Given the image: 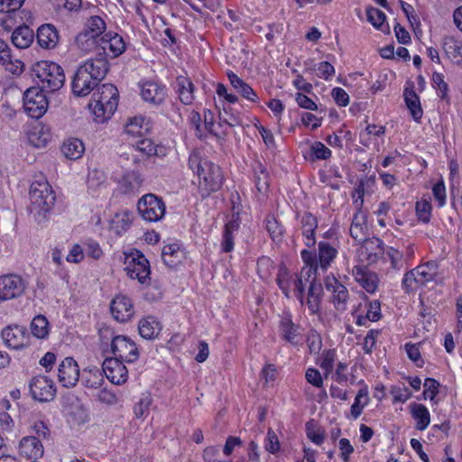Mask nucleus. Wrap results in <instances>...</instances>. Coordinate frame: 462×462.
I'll return each mask as SVG.
<instances>
[{
	"mask_svg": "<svg viewBox=\"0 0 462 462\" xmlns=\"http://www.w3.org/2000/svg\"><path fill=\"white\" fill-rule=\"evenodd\" d=\"M36 38L42 48L51 50L57 46L60 35L54 25L45 23L38 28Z\"/></svg>",
	"mask_w": 462,
	"mask_h": 462,
	"instance_id": "nucleus-24",
	"label": "nucleus"
},
{
	"mask_svg": "<svg viewBox=\"0 0 462 462\" xmlns=\"http://www.w3.org/2000/svg\"><path fill=\"white\" fill-rule=\"evenodd\" d=\"M335 360L336 351L334 349L325 350L322 353L319 365L324 371V375L326 378L332 373Z\"/></svg>",
	"mask_w": 462,
	"mask_h": 462,
	"instance_id": "nucleus-49",
	"label": "nucleus"
},
{
	"mask_svg": "<svg viewBox=\"0 0 462 462\" xmlns=\"http://www.w3.org/2000/svg\"><path fill=\"white\" fill-rule=\"evenodd\" d=\"M306 341L310 354H318L320 351L322 346L321 337L315 330L310 331Z\"/></svg>",
	"mask_w": 462,
	"mask_h": 462,
	"instance_id": "nucleus-56",
	"label": "nucleus"
},
{
	"mask_svg": "<svg viewBox=\"0 0 462 462\" xmlns=\"http://www.w3.org/2000/svg\"><path fill=\"white\" fill-rule=\"evenodd\" d=\"M411 417L416 421V429L424 430L430 422V415L427 407L421 403L413 402L410 405Z\"/></svg>",
	"mask_w": 462,
	"mask_h": 462,
	"instance_id": "nucleus-33",
	"label": "nucleus"
},
{
	"mask_svg": "<svg viewBox=\"0 0 462 462\" xmlns=\"http://www.w3.org/2000/svg\"><path fill=\"white\" fill-rule=\"evenodd\" d=\"M5 345L13 349H22L29 345V334L24 327L7 326L1 333Z\"/></svg>",
	"mask_w": 462,
	"mask_h": 462,
	"instance_id": "nucleus-12",
	"label": "nucleus"
},
{
	"mask_svg": "<svg viewBox=\"0 0 462 462\" xmlns=\"http://www.w3.org/2000/svg\"><path fill=\"white\" fill-rule=\"evenodd\" d=\"M152 404V398L145 395L140 399L134 408L136 418H141L147 414L149 408Z\"/></svg>",
	"mask_w": 462,
	"mask_h": 462,
	"instance_id": "nucleus-61",
	"label": "nucleus"
},
{
	"mask_svg": "<svg viewBox=\"0 0 462 462\" xmlns=\"http://www.w3.org/2000/svg\"><path fill=\"white\" fill-rule=\"evenodd\" d=\"M199 190L202 197L217 191L223 184V174L219 166L213 162H205L204 168L198 173Z\"/></svg>",
	"mask_w": 462,
	"mask_h": 462,
	"instance_id": "nucleus-5",
	"label": "nucleus"
},
{
	"mask_svg": "<svg viewBox=\"0 0 462 462\" xmlns=\"http://www.w3.org/2000/svg\"><path fill=\"white\" fill-rule=\"evenodd\" d=\"M125 270L131 279H136L141 284H149L151 280L150 263L138 250L125 254Z\"/></svg>",
	"mask_w": 462,
	"mask_h": 462,
	"instance_id": "nucleus-4",
	"label": "nucleus"
},
{
	"mask_svg": "<svg viewBox=\"0 0 462 462\" xmlns=\"http://www.w3.org/2000/svg\"><path fill=\"white\" fill-rule=\"evenodd\" d=\"M25 283L21 276L6 274L0 276V300L16 299L23 294Z\"/></svg>",
	"mask_w": 462,
	"mask_h": 462,
	"instance_id": "nucleus-11",
	"label": "nucleus"
},
{
	"mask_svg": "<svg viewBox=\"0 0 462 462\" xmlns=\"http://www.w3.org/2000/svg\"><path fill=\"white\" fill-rule=\"evenodd\" d=\"M97 85L98 83L86 72V69L84 70L79 67L72 80V91L78 97H85Z\"/></svg>",
	"mask_w": 462,
	"mask_h": 462,
	"instance_id": "nucleus-20",
	"label": "nucleus"
},
{
	"mask_svg": "<svg viewBox=\"0 0 462 462\" xmlns=\"http://www.w3.org/2000/svg\"><path fill=\"white\" fill-rule=\"evenodd\" d=\"M118 99V90L113 84H103L98 87L88 104L95 121L97 123L107 121L116 112Z\"/></svg>",
	"mask_w": 462,
	"mask_h": 462,
	"instance_id": "nucleus-1",
	"label": "nucleus"
},
{
	"mask_svg": "<svg viewBox=\"0 0 462 462\" xmlns=\"http://www.w3.org/2000/svg\"><path fill=\"white\" fill-rule=\"evenodd\" d=\"M280 331L282 337L293 346L299 345L302 340L300 327L294 324L289 317L282 318Z\"/></svg>",
	"mask_w": 462,
	"mask_h": 462,
	"instance_id": "nucleus-26",
	"label": "nucleus"
},
{
	"mask_svg": "<svg viewBox=\"0 0 462 462\" xmlns=\"http://www.w3.org/2000/svg\"><path fill=\"white\" fill-rule=\"evenodd\" d=\"M327 291L331 292V301L335 308L339 311L346 310V303L349 299V293L345 285H343L335 276H327L324 280Z\"/></svg>",
	"mask_w": 462,
	"mask_h": 462,
	"instance_id": "nucleus-13",
	"label": "nucleus"
},
{
	"mask_svg": "<svg viewBox=\"0 0 462 462\" xmlns=\"http://www.w3.org/2000/svg\"><path fill=\"white\" fill-rule=\"evenodd\" d=\"M405 104L416 122H419L422 117L423 111L420 106L419 96L414 91V86L406 87L403 93Z\"/></svg>",
	"mask_w": 462,
	"mask_h": 462,
	"instance_id": "nucleus-29",
	"label": "nucleus"
},
{
	"mask_svg": "<svg viewBox=\"0 0 462 462\" xmlns=\"http://www.w3.org/2000/svg\"><path fill=\"white\" fill-rule=\"evenodd\" d=\"M205 162L209 161L202 160L200 152L199 150H193L189 157V167L197 174L204 168Z\"/></svg>",
	"mask_w": 462,
	"mask_h": 462,
	"instance_id": "nucleus-53",
	"label": "nucleus"
},
{
	"mask_svg": "<svg viewBox=\"0 0 462 462\" xmlns=\"http://www.w3.org/2000/svg\"><path fill=\"white\" fill-rule=\"evenodd\" d=\"M310 152L316 160H327L331 156V151L321 142L313 143Z\"/></svg>",
	"mask_w": 462,
	"mask_h": 462,
	"instance_id": "nucleus-52",
	"label": "nucleus"
},
{
	"mask_svg": "<svg viewBox=\"0 0 462 462\" xmlns=\"http://www.w3.org/2000/svg\"><path fill=\"white\" fill-rule=\"evenodd\" d=\"M7 60L2 61L5 69L14 75H20L23 70V63L20 60H13L11 54L8 55Z\"/></svg>",
	"mask_w": 462,
	"mask_h": 462,
	"instance_id": "nucleus-62",
	"label": "nucleus"
},
{
	"mask_svg": "<svg viewBox=\"0 0 462 462\" xmlns=\"http://www.w3.org/2000/svg\"><path fill=\"white\" fill-rule=\"evenodd\" d=\"M106 176L102 171L94 170L88 173V189L96 190L105 183Z\"/></svg>",
	"mask_w": 462,
	"mask_h": 462,
	"instance_id": "nucleus-55",
	"label": "nucleus"
},
{
	"mask_svg": "<svg viewBox=\"0 0 462 462\" xmlns=\"http://www.w3.org/2000/svg\"><path fill=\"white\" fill-rule=\"evenodd\" d=\"M385 254L391 263V267L394 270L400 271L407 263L404 259V253L396 248L388 247Z\"/></svg>",
	"mask_w": 462,
	"mask_h": 462,
	"instance_id": "nucleus-47",
	"label": "nucleus"
},
{
	"mask_svg": "<svg viewBox=\"0 0 462 462\" xmlns=\"http://www.w3.org/2000/svg\"><path fill=\"white\" fill-rule=\"evenodd\" d=\"M338 448L340 451V457L344 462H349L350 455L354 453V447L351 445L347 439H341L338 442Z\"/></svg>",
	"mask_w": 462,
	"mask_h": 462,
	"instance_id": "nucleus-64",
	"label": "nucleus"
},
{
	"mask_svg": "<svg viewBox=\"0 0 462 462\" xmlns=\"http://www.w3.org/2000/svg\"><path fill=\"white\" fill-rule=\"evenodd\" d=\"M352 275L367 292L374 293L378 287L379 279L375 273L368 270L364 265H355L352 269Z\"/></svg>",
	"mask_w": 462,
	"mask_h": 462,
	"instance_id": "nucleus-19",
	"label": "nucleus"
},
{
	"mask_svg": "<svg viewBox=\"0 0 462 462\" xmlns=\"http://www.w3.org/2000/svg\"><path fill=\"white\" fill-rule=\"evenodd\" d=\"M137 209L146 221L157 222L161 220L165 214V204L163 200L156 195L146 194L139 199Z\"/></svg>",
	"mask_w": 462,
	"mask_h": 462,
	"instance_id": "nucleus-6",
	"label": "nucleus"
},
{
	"mask_svg": "<svg viewBox=\"0 0 462 462\" xmlns=\"http://www.w3.org/2000/svg\"><path fill=\"white\" fill-rule=\"evenodd\" d=\"M79 379V367L72 357L64 358L58 367V380L63 387H74Z\"/></svg>",
	"mask_w": 462,
	"mask_h": 462,
	"instance_id": "nucleus-15",
	"label": "nucleus"
},
{
	"mask_svg": "<svg viewBox=\"0 0 462 462\" xmlns=\"http://www.w3.org/2000/svg\"><path fill=\"white\" fill-rule=\"evenodd\" d=\"M416 214L420 220L424 223L430 221L431 215V205L427 200L417 201L416 203Z\"/></svg>",
	"mask_w": 462,
	"mask_h": 462,
	"instance_id": "nucleus-54",
	"label": "nucleus"
},
{
	"mask_svg": "<svg viewBox=\"0 0 462 462\" xmlns=\"http://www.w3.org/2000/svg\"><path fill=\"white\" fill-rule=\"evenodd\" d=\"M113 358L133 363L138 359L139 352L135 343L126 336H114L111 341Z\"/></svg>",
	"mask_w": 462,
	"mask_h": 462,
	"instance_id": "nucleus-8",
	"label": "nucleus"
},
{
	"mask_svg": "<svg viewBox=\"0 0 462 462\" xmlns=\"http://www.w3.org/2000/svg\"><path fill=\"white\" fill-rule=\"evenodd\" d=\"M323 295L321 283L311 282L307 297V305L311 314H317L320 310V302Z\"/></svg>",
	"mask_w": 462,
	"mask_h": 462,
	"instance_id": "nucleus-32",
	"label": "nucleus"
},
{
	"mask_svg": "<svg viewBox=\"0 0 462 462\" xmlns=\"http://www.w3.org/2000/svg\"><path fill=\"white\" fill-rule=\"evenodd\" d=\"M80 68L86 69V72L99 84L106 76L109 65L106 57L100 53L99 57L88 60Z\"/></svg>",
	"mask_w": 462,
	"mask_h": 462,
	"instance_id": "nucleus-21",
	"label": "nucleus"
},
{
	"mask_svg": "<svg viewBox=\"0 0 462 462\" xmlns=\"http://www.w3.org/2000/svg\"><path fill=\"white\" fill-rule=\"evenodd\" d=\"M103 382V374L99 368L93 366L83 370L82 383L85 387L97 389Z\"/></svg>",
	"mask_w": 462,
	"mask_h": 462,
	"instance_id": "nucleus-37",
	"label": "nucleus"
},
{
	"mask_svg": "<svg viewBox=\"0 0 462 462\" xmlns=\"http://www.w3.org/2000/svg\"><path fill=\"white\" fill-rule=\"evenodd\" d=\"M266 229L273 241H280L283 235V227L274 216L269 215L265 219Z\"/></svg>",
	"mask_w": 462,
	"mask_h": 462,
	"instance_id": "nucleus-48",
	"label": "nucleus"
},
{
	"mask_svg": "<svg viewBox=\"0 0 462 462\" xmlns=\"http://www.w3.org/2000/svg\"><path fill=\"white\" fill-rule=\"evenodd\" d=\"M32 431L33 435L30 437H34L35 439H40L42 443L44 440H49L51 438V430L48 426L42 420L36 421L32 426Z\"/></svg>",
	"mask_w": 462,
	"mask_h": 462,
	"instance_id": "nucleus-50",
	"label": "nucleus"
},
{
	"mask_svg": "<svg viewBox=\"0 0 462 462\" xmlns=\"http://www.w3.org/2000/svg\"><path fill=\"white\" fill-rule=\"evenodd\" d=\"M29 386L32 398L39 402H50L56 395L54 382L45 375L32 377Z\"/></svg>",
	"mask_w": 462,
	"mask_h": 462,
	"instance_id": "nucleus-9",
	"label": "nucleus"
},
{
	"mask_svg": "<svg viewBox=\"0 0 462 462\" xmlns=\"http://www.w3.org/2000/svg\"><path fill=\"white\" fill-rule=\"evenodd\" d=\"M134 213L128 210H121L116 213L109 221V228L116 236H121L132 225Z\"/></svg>",
	"mask_w": 462,
	"mask_h": 462,
	"instance_id": "nucleus-27",
	"label": "nucleus"
},
{
	"mask_svg": "<svg viewBox=\"0 0 462 462\" xmlns=\"http://www.w3.org/2000/svg\"><path fill=\"white\" fill-rule=\"evenodd\" d=\"M367 20L377 29L382 32H388L389 26L384 25L386 16L384 13L377 8L370 7L366 10Z\"/></svg>",
	"mask_w": 462,
	"mask_h": 462,
	"instance_id": "nucleus-45",
	"label": "nucleus"
},
{
	"mask_svg": "<svg viewBox=\"0 0 462 462\" xmlns=\"http://www.w3.org/2000/svg\"><path fill=\"white\" fill-rule=\"evenodd\" d=\"M31 211L35 219L41 223L46 218L55 203L56 197L51 186L45 180L36 181L30 189Z\"/></svg>",
	"mask_w": 462,
	"mask_h": 462,
	"instance_id": "nucleus-3",
	"label": "nucleus"
},
{
	"mask_svg": "<svg viewBox=\"0 0 462 462\" xmlns=\"http://www.w3.org/2000/svg\"><path fill=\"white\" fill-rule=\"evenodd\" d=\"M332 379L339 384L346 383L348 381L347 364L338 362L337 364L335 374L332 375Z\"/></svg>",
	"mask_w": 462,
	"mask_h": 462,
	"instance_id": "nucleus-63",
	"label": "nucleus"
},
{
	"mask_svg": "<svg viewBox=\"0 0 462 462\" xmlns=\"http://www.w3.org/2000/svg\"><path fill=\"white\" fill-rule=\"evenodd\" d=\"M366 226H365V214L358 209L357 212L354 215L352 223L350 226V236L357 242H361L365 239L366 234Z\"/></svg>",
	"mask_w": 462,
	"mask_h": 462,
	"instance_id": "nucleus-34",
	"label": "nucleus"
},
{
	"mask_svg": "<svg viewBox=\"0 0 462 462\" xmlns=\"http://www.w3.org/2000/svg\"><path fill=\"white\" fill-rule=\"evenodd\" d=\"M337 251L328 242L319 243V260L322 269H327L336 258Z\"/></svg>",
	"mask_w": 462,
	"mask_h": 462,
	"instance_id": "nucleus-42",
	"label": "nucleus"
},
{
	"mask_svg": "<svg viewBox=\"0 0 462 462\" xmlns=\"http://www.w3.org/2000/svg\"><path fill=\"white\" fill-rule=\"evenodd\" d=\"M100 49L103 54L116 58L121 55L125 50V43L122 36L117 33L107 32L105 33L100 39Z\"/></svg>",
	"mask_w": 462,
	"mask_h": 462,
	"instance_id": "nucleus-18",
	"label": "nucleus"
},
{
	"mask_svg": "<svg viewBox=\"0 0 462 462\" xmlns=\"http://www.w3.org/2000/svg\"><path fill=\"white\" fill-rule=\"evenodd\" d=\"M177 86L181 103L184 105H190L194 99V86L192 82L189 79L180 76L177 79Z\"/></svg>",
	"mask_w": 462,
	"mask_h": 462,
	"instance_id": "nucleus-39",
	"label": "nucleus"
},
{
	"mask_svg": "<svg viewBox=\"0 0 462 462\" xmlns=\"http://www.w3.org/2000/svg\"><path fill=\"white\" fill-rule=\"evenodd\" d=\"M111 314L118 322H126L134 316L132 300L125 295L116 296L110 304Z\"/></svg>",
	"mask_w": 462,
	"mask_h": 462,
	"instance_id": "nucleus-17",
	"label": "nucleus"
},
{
	"mask_svg": "<svg viewBox=\"0 0 462 462\" xmlns=\"http://www.w3.org/2000/svg\"><path fill=\"white\" fill-rule=\"evenodd\" d=\"M276 282L286 297L290 296V291L292 289L296 298L303 304L304 284L300 276L297 273L290 274L286 270L281 269Z\"/></svg>",
	"mask_w": 462,
	"mask_h": 462,
	"instance_id": "nucleus-10",
	"label": "nucleus"
},
{
	"mask_svg": "<svg viewBox=\"0 0 462 462\" xmlns=\"http://www.w3.org/2000/svg\"><path fill=\"white\" fill-rule=\"evenodd\" d=\"M254 182L259 192H266L269 187V174L262 164L254 168Z\"/></svg>",
	"mask_w": 462,
	"mask_h": 462,
	"instance_id": "nucleus-46",
	"label": "nucleus"
},
{
	"mask_svg": "<svg viewBox=\"0 0 462 462\" xmlns=\"http://www.w3.org/2000/svg\"><path fill=\"white\" fill-rule=\"evenodd\" d=\"M85 151L83 143L77 138H70L65 141L61 146L64 156L69 160L79 159Z\"/></svg>",
	"mask_w": 462,
	"mask_h": 462,
	"instance_id": "nucleus-35",
	"label": "nucleus"
},
{
	"mask_svg": "<svg viewBox=\"0 0 462 462\" xmlns=\"http://www.w3.org/2000/svg\"><path fill=\"white\" fill-rule=\"evenodd\" d=\"M142 98L155 106L162 104L166 97L165 88L156 82L148 81L141 86Z\"/></svg>",
	"mask_w": 462,
	"mask_h": 462,
	"instance_id": "nucleus-23",
	"label": "nucleus"
},
{
	"mask_svg": "<svg viewBox=\"0 0 462 462\" xmlns=\"http://www.w3.org/2000/svg\"><path fill=\"white\" fill-rule=\"evenodd\" d=\"M124 183L125 185V192H134L140 188L142 180L137 172L133 171L124 177Z\"/></svg>",
	"mask_w": 462,
	"mask_h": 462,
	"instance_id": "nucleus-51",
	"label": "nucleus"
},
{
	"mask_svg": "<svg viewBox=\"0 0 462 462\" xmlns=\"http://www.w3.org/2000/svg\"><path fill=\"white\" fill-rule=\"evenodd\" d=\"M439 383L433 378H427L424 382V398H429L430 401H433L436 395L439 393Z\"/></svg>",
	"mask_w": 462,
	"mask_h": 462,
	"instance_id": "nucleus-60",
	"label": "nucleus"
},
{
	"mask_svg": "<svg viewBox=\"0 0 462 462\" xmlns=\"http://www.w3.org/2000/svg\"><path fill=\"white\" fill-rule=\"evenodd\" d=\"M106 25L103 18L98 15L89 17L83 28V32L100 39L106 31Z\"/></svg>",
	"mask_w": 462,
	"mask_h": 462,
	"instance_id": "nucleus-41",
	"label": "nucleus"
},
{
	"mask_svg": "<svg viewBox=\"0 0 462 462\" xmlns=\"http://www.w3.org/2000/svg\"><path fill=\"white\" fill-rule=\"evenodd\" d=\"M317 227V217L310 212H305L300 217V229L308 247H312L316 244L315 231Z\"/></svg>",
	"mask_w": 462,
	"mask_h": 462,
	"instance_id": "nucleus-25",
	"label": "nucleus"
},
{
	"mask_svg": "<svg viewBox=\"0 0 462 462\" xmlns=\"http://www.w3.org/2000/svg\"><path fill=\"white\" fill-rule=\"evenodd\" d=\"M102 370L106 378L114 384H122L127 381L128 370L119 358H106Z\"/></svg>",
	"mask_w": 462,
	"mask_h": 462,
	"instance_id": "nucleus-16",
	"label": "nucleus"
},
{
	"mask_svg": "<svg viewBox=\"0 0 462 462\" xmlns=\"http://www.w3.org/2000/svg\"><path fill=\"white\" fill-rule=\"evenodd\" d=\"M189 122L192 128L195 130V134L199 139H204L205 134L201 126V116L199 112L192 111L189 116Z\"/></svg>",
	"mask_w": 462,
	"mask_h": 462,
	"instance_id": "nucleus-59",
	"label": "nucleus"
},
{
	"mask_svg": "<svg viewBox=\"0 0 462 462\" xmlns=\"http://www.w3.org/2000/svg\"><path fill=\"white\" fill-rule=\"evenodd\" d=\"M239 227V223L237 218H233L228 223L225 225V228L223 231V240L221 243V249L225 253H229L234 248V236L233 233L236 231Z\"/></svg>",
	"mask_w": 462,
	"mask_h": 462,
	"instance_id": "nucleus-40",
	"label": "nucleus"
},
{
	"mask_svg": "<svg viewBox=\"0 0 462 462\" xmlns=\"http://www.w3.org/2000/svg\"><path fill=\"white\" fill-rule=\"evenodd\" d=\"M419 286H425L433 281L438 274V264L435 262H428L414 268Z\"/></svg>",
	"mask_w": 462,
	"mask_h": 462,
	"instance_id": "nucleus-31",
	"label": "nucleus"
},
{
	"mask_svg": "<svg viewBox=\"0 0 462 462\" xmlns=\"http://www.w3.org/2000/svg\"><path fill=\"white\" fill-rule=\"evenodd\" d=\"M443 50L454 62H462V44L453 37L447 36L443 39Z\"/></svg>",
	"mask_w": 462,
	"mask_h": 462,
	"instance_id": "nucleus-38",
	"label": "nucleus"
},
{
	"mask_svg": "<svg viewBox=\"0 0 462 462\" xmlns=\"http://www.w3.org/2000/svg\"><path fill=\"white\" fill-rule=\"evenodd\" d=\"M163 263L170 268H175L185 259V253L177 244H170L163 246L162 251Z\"/></svg>",
	"mask_w": 462,
	"mask_h": 462,
	"instance_id": "nucleus-28",
	"label": "nucleus"
},
{
	"mask_svg": "<svg viewBox=\"0 0 462 462\" xmlns=\"http://www.w3.org/2000/svg\"><path fill=\"white\" fill-rule=\"evenodd\" d=\"M415 275L416 274L414 269L407 272L404 274L403 279L402 281V286L406 292H410L414 289L420 287L419 281L417 282V276Z\"/></svg>",
	"mask_w": 462,
	"mask_h": 462,
	"instance_id": "nucleus-58",
	"label": "nucleus"
},
{
	"mask_svg": "<svg viewBox=\"0 0 462 462\" xmlns=\"http://www.w3.org/2000/svg\"><path fill=\"white\" fill-rule=\"evenodd\" d=\"M75 42L79 49L84 52H89L97 47H100V41L98 38L83 31L77 35Z\"/></svg>",
	"mask_w": 462,
	"mask_h": 462,
	"instance_id": "nucleus-43",
	"label": "nucleus"
},
{
	"mask_svg": "<svg viewBox=\"0 0 462 462\" xmlns=\"http://www.w3.org/2000/svg\"><path fill=\"white\" fill-rule=\"evenodd\" d=\"M31 72L34 82L46 92L59 90L65 82L63 69L52 61H38L32 65Z\"/></svg>",
	"mask_w": 462,
	"mask_h": 462,
	"instance_id": "nucleus-2",
	"label": "nucleus"
},
{
	"mask_svg": "<svg viewBox=\"0 0 462 462\" xmlns=\"http://www.w3.org/2000/svg\"><path fill=\"white\" fill-rule=\"evenodd\" d=\"M32 334L38 338H44L49 334V322L43 315H37L31 322Z\"/></svg>",
	"mask_w": 462,
	"mask_h": 462,
	"instance_id": "nucleus-44",
	"label": "nucleus"
},
{
	"mask_svg": "<svg viewBox=\"0 0 462 462\" xmlns=\"http://www.w3.org/2000/svg\"><path fill=\"white\" fill-rule=\"evenodd\" d=\"M160 323L153 317H147L139 321V333L142 337L152 339L161 331Z\"/></svg>",
	"mask_w": 462,
	"mask_h": 462,
	"instance_id": "nucleus-36",
	"label": "nucleus"
},
{
	"mask_svg": "<svg viewBox=\"0 0 462 462\" xmlns=\"http://www.w3.org/2000/svg\"><path fill=\"white\" fill-rule=\"evenodd\" d=\"M45 90L38 86L28 88L23 95V106L26 113L32 118H40L44 115L48 107V100Z\"/></svg>",
	"mask_w": 462,
	"mask_h": 462,
	"instance_id": "nucleus-7",
	"label": "nucleus"
},
{
	"mask_svg": "<svg viewBox=\"0 0 462 462\" xmlns=\"http://www.w3.org/2000/svg\"><path fill=\"white\" fill-rule=\"evenodd\" d=\"M24 0H0V13L14 14L20 10Z\"/></svg>",
	"mask_w": 462,
	"mask_h": 462,
	"instance_id": "nucleus-57",
	"label": "nucleus"
},
{
	"mask_svg": "<svg viewBox=\"0 0 462 462\" xmlns=\"http://www.w3.org/2000/svg\"><path fill=\"white\" fill-rule=\"evenodd\" d=\"M358 249L360 261L368 264L376 263L384 254V244L378 237L364 239Z\"/></svg>",
	"mask_w": 462,
	"mask_h": 462,
	"instance_id": "nucleus-14",
	"label": "nucleus"
},
{
	"mask_svg": "<svg viewBox=\"0 0 462 462\" xmlns=\"http://www.w3.org/2000/svg\"><path fill=\"white\" fill-rule=\"evenodd\" d=\"M34 32L27 25L17 27L12 33V42L18 49H26L33 42Z\"/></svg>",
	"mask_w": 462,
	"mask_h": 462,
	"instance_id": "nucleus-30",
	"label": "nucleus"
},
{
	"mask_svg": "<svg viewBox=\"0 0 462 462\" xmlns=\"http://www.w3.org/2000/svg\"><path fill=\"white\" fill-rule=\"evenodd\" d=\"M19 453L27 459H38L44 454L43 443L34 437H23L19 442Z\"/></svg>",
	"mask_w": 462,
	"mask_h": 462,
	"instance_id": "nucleus-22",
	"label": "nucleus"
}]
</instances>
